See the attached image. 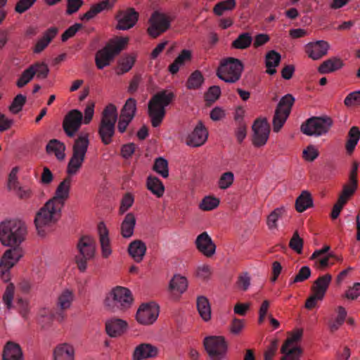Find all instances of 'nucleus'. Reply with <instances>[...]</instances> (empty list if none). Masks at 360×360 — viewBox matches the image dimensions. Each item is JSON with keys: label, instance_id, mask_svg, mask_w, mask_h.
Segmentation results:
<instances>
[{"label": "nucleus", "instance_id": "9b49d317", "mask_svg": "<svg viewBox=\"0 0 360 360\" xmlns=\"http://www.w3.org/2000/svg\"><path fill=\"white\" fill-rule=\"evenodd\" d=\"M203 346L210 360H222L226 356L228 343L224 336L205 337L203 340Z\"/></svg>", "mask_w": 360, "mask_h": 360}, {"label": "nucleus", "instance_id": "2eb2a0df", "mask_svg": "<svg viewBox=\"0 0 360 360\" xmlns=\"http://www.w3.org/2000/svg\"><path fill=\"white\" fill-rule=\"evenodd\" d=\"M252 143L256 148L266 145L271 131L270 124L266 117L257 118L252 126Z\"/></svg>", "mask_w": 360, "mask_h": 360}, {"label": "nucleus", "instance_id": "a18cd8bd", "mask_svg": "<svg viewBox=\"0 0 360 360\" xmlns=\"http://www.w3.org/2000/svg\"><path fill=\"white\" fill-rule=\"evenodd\" d=\"M73 300L74 295L72 292L68 289H65L58 298V307L61 310L69 309L71 307Z\"/></svg>", "mask_w": 360, "mask_h": 360}, {"label": "nucleus", "instance_id": "c9c22d12", "mask_svg": "<svg viewBox=\"0 0 360 360\" xmlns=\"http://www.w3.org/2000/svg\"><path fill=\"white\" fill-rule=\"evenodd\" d=\"M65 144L58 139H51L46 146L48 154L54 153L57 159L62 160L65 158Z\"/></svg>", "mask_w": 360, "mask_h": 360}, {"label": "nucleus", "instance_id": "f03ea898", "mask_svg": "<svg viewBox=\"0 0 360 360\" xmlns=\"http://www.w3.org/2000/svg\"><path fill=\"white\" fill-rule=\"evenodd\" d=\"M61 210L49 200L39 209L34 220L38 235L44 237L53 230V226L61 217Z\"/></svg>", "mask_w": 360, "mask_h": 360}, {"label": "nucleus", "instance_id": "473e14b6", "mask_svg": "<svg viewBox=\"0 0 360 360\" xmlns=\"http://www.w3.org/2000/svg\"><path fill=\"white\" fill-rule=\"evenodd\" d=\"M136 221V217L133 213L129 212L126 214L120 227L123 238H127L133 235Z\"/></svg>", "mask_w": 360, "mask_h": 360}, {"label": "nucleus", "instance_id": "8fccbe9b", "mask_svg": "<svg viewBox=\"0 0 360 360\" xmlns=\"http://www.w3.org/2000/svg\"><path fill=\"white\" fill-rule=\"evenodd\" d=\"M27 98L25 96L19 94H18L8 106V110L13 114H18L20 112L26 103Z\"/></svg>", "mask_w": 360, "mask_h": 360}, {"label": "nucleus", "instance_id": "1a4fd4ad", "mask_svg": "<svg viewBox=\"0 0 360 360\" xmlns=\"http://www.w3.org/2000/svg\"><path fill=\"white\" fill-rule=\"evenodd\" d=\"M77 247L79 254L75 257V262L79 270L84 272L86 269L87 261L94 257L96 241L89 236H83L79 238Z\"/></svg>", "mask_w": 360, "mask_h": 360}, {"label": "nucleus", "instance_id": "72a5a7b5", "mask_svg": "<svg viewBox=\"0 0 360 360\" xmlns=\"http://www.w3.org/2000/svg\"><path fill=\"white\" fill-rule=\"evenodd\" d=\"M360 139V129L358 127L354 126L350 128L347 135V140L345 143V149L348 155H352Z\"/></svg>", "mask_w": 360, "mask_h": 360}, {"label": "nucleus", "instance_id": "774afa93", "mask_svg": "<svg viewBox=\"0 0 360 360\" xmlns=\"http://www.w3.org/2000/svg\"><path fill=\"white\" fill-rule=\"evenodd\" d=\"M319 155V150L312 145H309L303 150L302 157L308 162L314 161Z\"/></svg>", "mask_w": 360, "mask_h": 360}, {"label": "nucleus", "instance_id": "49530a36", "mask_svg": "<svg viewBox=\"0 0 360 360\" xmlns=\"http://www.w3.org/2000/svg\"><path fill=\"white\" fill-rule=\"evenodd\" d=\"M285 208L282 206L274 209L267 217L266 224L269 229H277V221L285 213Z\"/></svg>", "mask_w": 360, "mask_h": 360}, {"label": "nucleus", "instance_id": "412c9836", "mask_svg": "<svg viewBox=\"0 0 360 360\" xmlns=\"http://www.w3.org/2000/svg\"><path fill=\"white\" fill-rule=\"evenodd\" d=\"M198 250L207 257H212L216 251V245L207 232H202L195 240Z\"/></svg>", "mask_w": 360, "mask_h": 360}, {"label": "nucleus", "instance_id": "58836bf2", "mask_svg": "<svg viewBox=\"0 0 360 360\" xmlns=\"http://www.w3.org/2000/svg\"><path fill=\"white\" fill-rule=\"evenodd\" d=\"M197 309L200 316L205 321L211 319V307L208 299L205 296H200L197 298Z\"/></svg>", "mask_w": 360, "mask_h": 360}, {"label": "nucleus", "instance_id": "2f4dec72", "mask_svg": "<svg viewBox=\"0 0 360 360\" xmlns=\"http://www.w3.org/2000/svg\"><path fill=\"white\" fill-rule=\"evenodd\" d=\"M295 210L298 212H303L307 209L314 206L311 194L308 191H302L301 194L295 200Z\"/></svg>", "mask_w": 360, "mask_h": 360}, {"label": "nucleus", "instance_id": "0e129e2a", "mask_svg": "<svg viewBox=\"0 0 360 360\" xmlns=\"http://www.w3.org/2000/svg\"><path fill=\"white\" fill-rule=\"evenodd\" d=\"M83 27L81 23H75L72 26L69 27L61 35V41L63 42L66 41L71 37H73L76 33Z\"/></svg>", "mask_w": 360, "mask_h": 360}, {"label": "nucleus", "instance_id": "680f3d73", "mask_svg": "<svg viewBox=\"0 0 360 360\" xmlns=\"http://www.w3.org/2000/svg\"><path fill=\"white\" fill-rule=\"evenodd\" d=\"M134 201V195L130 193L124 195L121 200L119 212L121 214L127 212L133 205Z\"/></svg>", "mask_w": 360, "mask_h": 360}, {"label": "nucleus", "instance_id": "b1692460", "mask_svg": "<svg viewBox=\"0 0 360 360\" xmlns=\"http://www.w3.org/2000/svg\"><path fill=\"white\" fill-rule=\"evenodd\" d=\"M127 321L120 319H112L105 323L106 333L112 338L122 335L127 330Z\"/></svg>", "mask_w": 360, "mask_h": 360}, {"label": "nucleus", "instance_id": "20e7f679", "mask_svg": "<svg viewBox=\"0 0 360 360\" xmlns=\"http://www.w3.org/2000/svg\"><path fill=\"white\" fill-rule=\"evenodd\" d=\"M117 120V111L116 106L112 103L107 105L102 112L98 129L101 141L105 146L109 145L112 141Z\"/></svg>", "mask_w": 360, "mask_h": 360}, {"label": "nucleus", "instance_id": "0eeeda50", "mask_svg": "<svg viewBox=\"0 0 360 360\" xmlns=\"http://www.w3.org/2000/svg\"><path fill=\"white\" fill-rule=\"evenodd\" d=\"M89 145V134L79 135L72 145V154L67 166L69 175L75 174L82 167Z\"/></svg>", "mask_w": 360, "mask_h": 360}, {"label": "nucleus", "instance_id": "a19ab883", "mask_svg": "<svg viewBox=\"0 0 360 360\" xmlns=\"http://www.w3.org/2000/svg\"><path fill=\"white\" fill-rule=\"evenodd\" d=\"M204 80L205 79L202 72L196 70L190 75L186 85L188 89H198L201 87Z\"/></svg>", "mask_w": 360, "mask_h": 360}, {"label": "nucleus", "instance_id": "6e6d98bb", "mask_svg": "<svg viewBox=\"0 0 360 360\" xmlns=\"http://www.w3.org/2000/svg\"><path fill=\"white\" fill-rule=\"evenodd\" d=\"M15 286L13 283H10L6 288L3 294L2 300L6 306V308L10 310L12 307L13 300L14 297Z\"/></svg>", "mask_w": 360, "mask_h": 360}, {"label": "nucleus", "instance_id": "f257e3e1", "mask_svg": "<svg viewBox=\"0 0 360 360\" xmlns=\"http://www.w3.org/2000/svg\"><path fill=\"white\" fill-rule=\"evenodd\" d=\"M27 234V226L25 221L19 218L6 219L0 223V242L6 250L0 259V278L4 282L11 278V269L24 255L20 247Z\"/></svg>", "mask_w": 360, "mask_h": 360}, {"label": "nucleus", "instance_id": "f3484780", "mask_svg": "<svg viewBox=\"0 0 360 360\" xmlns=\"http://www.w3.org/2000/svg\"><path fill=\"white\" fill-rule=\"evenodd\" d=\"M159 315V306L154 302L142 303L136 314V321L142 325L153 323Z\"/></svg>", "mask_w": 360, "mask_h": 360}, {"label": "nucleus", "instance_id": "5701e85b", "mask_svg": "<svg viewBox=\"0 0 360 360\" xmlns=\"http://www.w3.org/2000/svg\"><path fill=\"white\" fill-rule=\"evenodd\" d=\"M159 349L157 347L149 343H141L134 349L133 360H143L154 358L158 355Z\"/></svg>", "mask_w": 360, "mask_h": 360}, {"label": "nucleus", "instance_id": "13d9d810", "mask_svg": "<svg viewBox=\"0 0 360 360\" xmlns=\"http://www.w3.org/2000/svg\"><path fill=\"white\" fill-rule=\"evenodd\" d=\"M311 274V269L309 266H302L296 276L290 281V284L292 285L296 283L303 282L310 277Z\"/></svg>", "mask_w": 360, "mask_h": 360}, {"label": "nucleus", "instance_id": "6ab92c4d", "mask_svg": "<svg viewBox=\"0 0 360 360\" xmlns=\"http://www.w3.org/2000/svg\"><path fill=\"white\" fill-rule=\"evenodd\" d=\"M71 182V177H65L58 186L55 192V195L49 200V201L63 208L65 200L69 198Z\"/></svg>", "mask_w": 360, "mask_h": 360}, {"label": "nucleus", "instance_id": "4468645a", "mask_svg": "<svg viewBox=\"0 0 360 360\" xmlns=\"http://www.w3.org/2000/svg\"><path fill=\"white\" fill-rule=\"evenodd\" d=\"M303 329L297 328L294 330L290 336L285 340L281 348V352L283 354L280 360H300L299 358L302 353V349L300 347L289 348L294 342H297L302 338Z\"/></svg>", "mask_w": 360, "mask_h": 360}, {"label": "nucleus", "instance_id": "de8ad7c7", "mask_svg": "<svg viewBox=\"0 0 360 360\" xmlns=\"http://www.w3.org/2000/svg\"><path fill=\"white\" fill-rule=\"evenodd\" d=\"M236 0H226L217 3L213 8V13L217 15L221 16L224 11H232L236 8Z\"/></svg>", "mask_w": 360, "mask_h": 360}, {"label": "nucleus", "instance_id": "79ce46f5", "mask_svg": "<svg viewBox=\"0 0 360 360\" xmlns=\"http://www.w3.org/2000/svg\"><path fill=\"white\" fill-rule=\"evenodd\" d=\"M136 112V101L134 98H129L127 100L122 107L120 115L122 117L133 120Z\"/></svg>", "mask_w": 360, "mask_h": 360}, {"label": "nucleus", "instance_id": "864d4df0", "mask_svg": "<svg viewBox=\"0 0 360 360\" xmlns=\"http://www.w3.org/2000/svg\"><path fill=\"white\" fill-rule=\"evenodd\" d=\"M34 75L35 72L32 70V68H30L29 66L22 72L20 77L18 79L16 82V86L18 88H22L25 86L33 79Z\"/></svg>", "mask_w": 360, "mask_h": 360}, {"label": "nucleus", "instance_id": "39448f33", "mask_svg": "<svg viewBox=\"0 0 360 360\" xmlns=\"http://www.w3.org/2000/svg\"><path fill=\"white\" fill-rule=\"evenodd\" d=\"M110 297L105 300V306L111 312L117 311H125L131 307L133 302V297L131 291L124 287L117 286L110 293Z\"/></svg>", "mask_w": 360, "mask_h": 360}, {"label": "nucleus", "instance_id": "4c0bfd02", "mask_svg": "<svg viewBox=\"0 0 360 360\" xmlns=\"http://www.w3.org/2000/svg\"><path fill=\"white\" fill-rule=\"evenodd\" d=\"M188 288V281L184 276L174 275L169 284V289L174 293L182 294Z\"/></svg>", "mask_w": 360, "mask_h": 360}, {"label": "nucleus", "instance_id": "e433bc0d", "mask_svg": "<svg viewBox=\"0 0 360 360\" xmlns=\"http://www.w3.org/2000/svg\"><path fill=\"white\" fill-rule=\"evenodd\" d=\"M358 188V181L348 179V181L343 184L342 189L339 195L338 199L347 203L352 198Z\"/></svg>", "mask_w": 360, "mask_h": 360}, {"label": "nucleus", "instance_id": "f8f14e48", "mask_svg": "<svg viewBox=\"0 0 360 360\" xmlns=\"http://www.w3.org/2000/svg\"><path fill=\"white\" fill-rule=\"evenodd\" d=\"M333 124V121L330 117H312L302 124L300 129L307 136H319L326 134Z\"/></svg>", "mask_w": 360, "mask_h": 360}, {"label": "nucleus", "instance_id": "c85d7f7f", "mask_svg": "<svg viewBox=\"0 0 360 360\" xmlns=\"http://www.w3.org/2000/svg\"><path fill=\"white\" fill-rule=\"evenodd\" d=\"M331 281L332 276L330 274L319 276L311 286V289L312 292H315L316 295H321L324 297Z\"/></svg>", "mask_w": 360, "mask_h": 360}, {"label": "nucleus", "instance_id": "9d476101", "mask_svg": "<svg viewBox=\"0 0 360 360\" xmlns=\"http://www.w3.org/2000/svg\"><path fill=\"white\" fill-rule=\"evenodd\" d=\"M294 103L295 98L290 94H288L281 98L276 108L272 120L274 132L278 133L281 131L291 112Z\"/></svg>", "mask_w": 360, "mask_h": 360}, {"label": "nucleus", "instance_id": "4be33fe9", "mask_svg": "<svg viewBox=\"0 0 360 360\" xmlns=\"http://www.w3.org/2000/svg\"><path fill=\"white\" fill-rule=\"evenodd\" d=\"M329 44L323 40L310 42L305 46V52L312 60H319L327 54Z\"/></svg>", "mask_w": 360, "mask_h": 360}, {"label": "nucleus", "instance_id": "3c124183", "mask_svg": "<svg viewBox=\"0 0 360 360\" xmlns=\"http://www.w3.org/2000/svg\"><path fill=\"white\" fill-rule=\"evenodd\" d=\"M30 67L32 68V70L35 72V75L37 76V78L39 79H46L50 72V70L47 64H46L44 62L34 63L32 65H30Z\"/></svg>", "mask_w": 360, "mask_h": 360}, {"label": "nucleus", "instance_id": "7c9ffc66", "mask_svg": "<svg viewBox=\"0 0 360 360\" xmlns=\"http://www.w3.org/2000/svg\"><path fill=\"white\" fill-rule=\"evenodd\" d=\"M191 58L192 54L190 50H182L174 62L169 65V72L172 75L176 74L179 72L180 67L184 65L186 61H191Z\"/></svg>", "mask_w": 360, "mask_h": 360}, {"label": "nucleus", "instance_id": "603ef678", "mask_svg": "<svg viewBox=\"0 0 360 360\" xmlns=\"http://www.w3.org/2000/svg\"><path fill=\"white\" fill-rule=\"evenodd\" d=\"M219 199L213 196H205L200 203L199 207L204 211L215 209L219 205Z\"/></svg>", "mask_w": 360, "mask_h": 360}, {"label": "nucleus", "instance_id": "dca6fc26", "mask_svg": "<svg viewBox=\"0 0 360 360\" xmlns=\"http://www.w3.org/2000/svg\"><path fill=\"white\" fill-rule=\"evenodd\" d=\"M83 115L77 109L70 110L64 117L63 129L68 137H74L81 127Z\"/></svg>", "mask_w": 360, "mask_h": 360}, {"label": "nucleus", "instance_id": "cd10ccee", "mask_svg": "<svg viewBox=\"0 0 360 360\" xmlns=\"http://www.w3.org/2000/svg\"><path fill=\"white\" fill-rule=\"evenodd\" d=\"M54 360H75V349L67 343L58 345L53 350Z\"/></svg>", "mask_w": 360, "mask_h": 360}, {"label": "nucleus", "instance_id": "6e6552de", "mask_svg": "<svg viewBox=\"0 0 360 360\" xmlns=\"http://www.w3.org/2000/svg\"><path fill=\"white\" fill-rule=\"evenodd\" d=\"M243 68V64L239 59L226 58L221 60L217 75L225 82L235 83L240 79Z\"/></svg>", "mask_w": 360, "mask_h": 360}, {"label": "nucleus", "instance_id": "ea45409f", "mask_svg": "<svg viewBox=\"0 0 360 360\" xmlns=\"http://www.w3.org/2000/svg\"><path fill=\"white\" fill-rule=\"evenodd\" d=\"M146 187L158 198L163 195L165 186L162 182L156 176H149L146 181Z\"/></svg>", "mask_w": 360, "mask_h": 360}, {"label": "nucleus", "instance_id": "f704fd0d", "mask_svg": "<svg viewBox=\"0 0 360 360\" xmlns=\"http://www.w3.org/2000/svg\"><path fill=\"white\" fill-rule=\"evenodd\" d=\"M281 54L274 50L269 51L266 55L265 65L266 67V72L270 75L276 73V67L281 62Z\"/></svg>", "mask_w": 360, "mask_h": 360}, {"label": "nucleus", "instance_id": "c03bdc74", "mask_svg": "<svg viewBox=\"0 0 360 360\" xmlns=\"http://www.w3.org/2000/svg\"><path fill=\"white\" fill-rule=\"evenodd\" d=\"M252 41V38L250 33H242L232 42L231 48L236 49H247L251 45Z\"/></svg>", "mask_w": 360, "mask_h": 360}, {"label": "nucleus", "instance_id": "4d7b16f0", "mask_svg": "<svg viewBox=\"0 0 360 360\" xmlns=\"http://www.w3.org/2000/svg\"><path fill=\"white\" fill-rule=\"evenodd\" d=\"M245 321L244 319H240L238 318H234L232 319L229 329L230 333L234 335H238L241 333L243 330L245 328Z\"/></svg>", "mask_w": 360, "mask_h": 360}, {"label": "nucleus", "instance_id": "aec40b11", "mask_svg": "<svg viewBox=\"0 0 360 360\" xmlns=\"http://www.w3.org/2000/svg\"><path fill=\"white\" fill-rule=\"evenodd\" d=\"M207 137L208 131L202 122L200 121L193 131L188 136L186 144L192 147H199L205 143Z\"/></svg>", "mask_w": 360, "mask_h": 360}, {"label": "nucleus", "instance_id": "09e8293b", "mask_svg": "<svg viewBox=\"0 0 360 360\" xmlns=\"http://www.w3.org/2000/svg\"><path fill=\"white\" fill-rule=\"evenodd\" d=\"M153 169L164 178L169 176L168 162L163 158L160 157L155 159Z\"/></svg>", "mask_w": 360, "mask_h": 360}, {"label": "nucleus", "instance_id": "7ed1b4c3", "mask_svg": "<svg viewBox=\"0 0 360 360\" xmlns=\"http://www.w3.org/2000/svg\"><path fill=\"white\" fill-rule=\"evenodd\" d=\"M172 91L162 90L153 95L148 103V113L153 127H159L166 114L165 107L174 99Z\"/></svg>", "mask_w": 360, "mask_h": 360}, {"label": "nucleus", "instance_id": "c756f323", "mask_svg": "<svg viewBox=\"0 0 360 360\" xmlns=\"http://www.w3.org/2000/svg\"><path fill=\"white\" fill-rule=\"evenodd\" d=\"M128 252L135 262H140L143 260V256L146 254V245L141 240H134L129 244Z\"/></svg>", "mask_w": 360, "mask_h": 360}, {"label": "nucleus", "instance_id": "37998d69", "mask_svg": "<svg viewBox=\"0 0 360 360\" xmlns=\"http://www.w3.org/2000/svg\"><path fill=\"white\" fill-rule=\"evenodd\" d=\"M134 63L135 58L132 56L121 58L117 62V67L115 69L116 74L120 75L129 72L134 66Z\"/></svg>", "mask_w": 360, "mask_h": 360}, {"label": "nucleus", "instance_id": "bb28decb", "mask_svg": "<svg viewBox=\"0 0 360 360\" xmlns=\"http://www.w3.org/2000/svg\"><path fill=\"white\" fill-rule=\"evenodd\" d=\"M343 60L338 57H332L323 61L318 68L321 74H328L340 70L344 66Z\"/></svg>", "mask_w": 360, "mask_h": 360}, {"label": "nucleus", "instance_id": "052dcab7", "mask_svg": "<svg viewBox=\"0 0 360 360\" xmlns=\"http://www.w3.org/2000/svg\"><path fill=\"white\" fill-rule=\"evenodd\" d=\"M335 255L333 253H328L326 256L320 258L316 259L314 260V267L319 271H325L328 269L330 265L329 259L330 258L335 257Z\"/></svg>", "mask_w": 360, "mask_h": 360}, {"label": "nucleus", "instance_id": "e2e57ef3", "mask_svg": "<svg viewBox=\"0 0 360 360\" xmlns=\"http://www.w3.org/2000/svg\"><path fill=\"white\" fill-rule=\"evenodd\" d=\"M221 95V89L219 86H210L207 91L205 94V101L214 103Z\"/></svg>", "mask_w": 360, "mask_h": 360}, {"label": "nucleus", "instance_id": "338daca9", "mask_svg": "<svg viewBox=\"0 0 360 360\" xmlns=\"http://www.w3.org/2000/svg\"><path fill=\"white\" fill-rule=\"evenodd\" d=\"M344 103L346 106L360 105V90L349 94L345 98Z\"/></svg>", "mask_w": 360, "mask_h": 360}, {"label": "nucleus", "instance_id": "a211bd4d", "mask_svg": "<svg viewBox=\"0 0 360 360\" xmlns=\"http://www.w3.org/2000/svg\"><path fill=\"white\" fill-rule=\"evenodd\" d=\"M139 13L134 8H127L126 10H119L115 18L117 21L116 29L127 30L133 27L139 20Z\"/></svg>", "mask_w": 360, "mask_h": 360}, {"label": "nucleus", "instance_id": "a878e982", "mask_svg": "<svg viewBox=\"0 0 360 360\" xmlns=\"http://www.w3.org/2000/svg\"><path fill=\"white\" fill-rule=\"evenodd\" d=\"M2 360H23L22 352L20 345L8 341L4 347Z\"/></svg>", "mask_w": 360, "mask_h": 360}, {"label": "nucleus", "instance_id": "69168bd1", "mask_svg": "<svg viewBox=\"0 0 360 360\" xmlns=\"http://www.w3.org/2000/svg\"><path fill=\"white\" fill-rule=\"evenodd\" d=\"M278 341L277 339L273 340L267 347L264 353V360H273L278 349Z\"/></svg>", "mask_w": 360, "mask_h": 360}, {"label": "nucleus", "instance_id": "5fc2aeb1", "mask_svg": "<svg viewBox=\"0 0 360 360\" xmlns=\"http://www.w3.org/2000/svg\"><path fill=\"white\" fill-rule=\"evenodd\" d=\"M304 240L299 236L298 231H295L290 240L289 247L297 254H301L303 249Z\"/></svg>", "mask_w": 360, "mask_h": 360}, {"label": "nucleus", "instance_id": "393cba45", "mask_svg": "<svg viewBox=\"0 0 360 360\" xmlns=\"http://www.w3.org/2000/svg\"><path fill=\"white\" fill-rule=\"evenodd\" d=\"M98 233L99 235L102 256L104 258H108L111 255L112 250L108 236L109 231L103 221L98 223Z\"/></svg>", "mask_w": 360, "mask_h": 360}, {"label": "nucleus", "instance_id": "ddd939ff", "mask_svg": "<svg viewBox=\"0 0 360 360\" xmlns=\"http://www.w3.org/2000/svg\"><path fill=\"white\" fill-rule=\"evenodd\" d=\"M174 18V15L154 11L148 20L150 25L147 29L148 34L153 39L157 38L170 28Z\"/></svg>", "mask_w": 360, "mask_h": 360}, {"label": "nucleus", "instance_id": "423d86ee", "mask_svg": "<svg viewBox=\"0 0 360 360\" xmlns=\"http://www.w3.org/2000/svg\"><path fill=\"white\" fill-rule=\"evenodd\" d=\"M127 37H120L116 40H110L103 49L96 53L95 63L98 70H102L110 64L115 56L119 54L127 44Z\"/></svg>", "mask_w": 360, "mask_h": 360}, {"label": "nucleus", "instance_id": "bf43d9fd", "mask_svg": "<svg viewBox=\"0 0 360 360\" xmlns=\"http://www.w3.org/2000/svg\"><path fill=\"white\" fill-rule=\"evenodd\" d=\"M234 175L233 172H224L221 174L218 181V186L221 189H226L232 185Z\"/></svg>", "mask_w": 360, "mask_h": 360}]
</instances>
